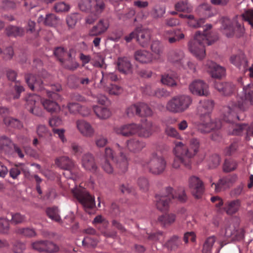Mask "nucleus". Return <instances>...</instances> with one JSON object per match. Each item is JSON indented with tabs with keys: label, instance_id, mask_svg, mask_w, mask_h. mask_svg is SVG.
<instances>
[{
	"label": "nucleus",
	"instance_id": "nucleus-56",
	"mask_svg": "<svg viewBox=\"0 0 253 253\" xmlns=\"http://www.w3.org/2000/svg\"><path fill=\"white\" fill-rule=\"evenodd\" d=\"M215 241V238L214 236L207 238L203 246V253H211Z\"/></svg>",
	"mask_w": 253,
	"mask_h": 253
},
{
	"label": "nucleus",
	"instance_id": "nucleus-21",
	"mask_svg": "<svg viewBox=\"0 0 253 253\" xmlns=\"http://www.w3.org/2000/svg\"><path fill=\"white\" fill-rule=\"evenodd\" d=\"M215 88L224 95H230L234 90L235 86L230 82L224 80H215Z\"/></svg>",
	"mask_w": 253,
	"mask_h": 253
},
{
	"label": "nucleus",
	"instance_id": "nucleus-4",
	"mask_svg": "<svg viewBox=\"0 0 253 253\" xmlns=\"http://www.w3.org/2000/svg\"><path fill=\"white\" fill-rule=\"evenodd\" d=\"M245 92L244 97L238 99L237 103L231 102L223 108V120L226 122L232 123L234 119L238 118V110H244L249 104L253 105V80L251 84L243 87Z\"/></svg>",
	"mask_w": 253,
	"mask_h": 253
},
{
	"label": "nucleus",
	"instance_id": "nucleus-18",
	"mask_svg": "<svg viewBox=\"0 0 253 253\" xmlns=\"http://www.w3.org/2000/svg\"><path fill=\"white\" fill-rule=\"evenodd\" d=\"M241 205L242 202L240 199L228 200L225 202L222 209L227 215H232L240 211Z\"/></svg>",
	"mask_w": 253,
	"mask_h": 253
},
{
	"label": "nucleus",
	"instance_id": "nucleus-3",
	"mask_svg": "<svg viewBox=\"0 0 253 253\" xmlns=\"http://www.w3.org/2000/svg\"><path fill=\"white\" fill-rule=\"evenodd\" d=\"M211 27V24L206 25L203 31L196 32L194 39L188 43L190 51L199 60H202L205 57V44L211 45L218 39L216 35L210 33L209 30Z\"/></svg>",
	"mask_w": 253,
	"mask_h": 253
},
{
	"label": "nucleus",
	"instance_id": "nucleus-11",
	"mask_svg": "<svg viewBox=\"0 0 253 253\" xmlns=\"http://www.w3.org/2000/svg\"><path fill=\"white\" fill-rule=\"evenodd\" d=\"M56 165L61 169L65 170L63 174L67 178H73L77 170L75 162L67 156H61L55 160Z\"/></svg>",
	"mask_w": 253,
	"mask_h": 253
},
{
	"label": "nucleus",
	"instance_id": "nucleus-45",
	"mask_svg": "<svg viewBox=\"0 0 253 253\" xmlns=\"http://www.w3.org/2000/svg\"><path fill=\"white\" fill-rule=\"evenodd\" d=\"M3 122L6 126L10 127L20 129L23 126L22 124L19 120L11 117H4Z\"/></svg>",
	"mask_w": 253,
	"mask_h": 253
},
{
	"label": "nucleus",
	"instance_id": "nucleus-26",
	"mask_svg": "<svg viewBox=\"0 0 253 253\" xmlns=\"http://www.w3.org/2000/svg\"><path fill=\"white\" fill-rule=\"evenodd\" d=\"M184 57V52L180 49H171L168 53V60L174 64H182Z\"/></svg>",
	"mask_w": 253,
	"mask_h": 253
},
{
	"label": "nucleus",
	"instance_id": "nucleus-43",
	"mask_svg": "<svg viewBox=\"0 0 253 253\" xmlns=\"http://www.w3.org/2000/svg\"><path fill=\"white\" fill-rule=\"evenodd\" d=\"M44 109L50 112H56L59 110V106L54 101L50 99H45L42 102Z\"/></svg>",
	"mask_w": 253,
	"mask_h": 253
},
{
	"label": "nucleus",
	"instance_id": "nucleus-37",
	"mask_svg": "<svg viewBox=\"0 0 253 253\" xmlns=\"http://www.w3.org/2000/svg\"><path fill=\"white\" fill-rule=\"evenodd\" d=\"M176 220V215L174 213H166L160 216L158 221L164 226H169L173 224Z\"/></svg>",
	"mask_w": 253,
	"mask_h": 253
},
{
	"label": "nucleus",
	"instance_id": "nucleus-14",
	"mask_svg": "<svg viewBox=\"0 0 253 253\" xmlns=\"http://www.w3.org/2000/svg\"><path fill=\"white\" fill-rule=\"evenodd\" d=\"M32 246L34 250L39 252L51 253L59 250V248L56 245L47 240L35 242L32 243Z\"/></svg>",
	"mask_w": 253,
	"mask_h": 253
},
{
	"label": "nucleus",
	"instance_id": "nucleus-13",
	"mask_svg": "<svg viewBox=\"0 0 253 253\" xmlns=\"http://www.w3.org/2000/svg\"><path fill=\"white\" fill-rule=\"evenodd\" d=\"M188 184L192 195L196 198H200L204 191L202 181L197 176H191L189 178Z\"/></svg>",
	"mask_w": 253,
	"mask_h": 253
},
{
	"label": "nucleus",
	"instance_id": "nucleus-58",
	"mask_svg": "<svg viewBox=\"0 0 253 253\" xmlns=\"http://www.w3.org/2000/svg\"><path fill=\"white\" fill-rule=\"evenodd\" d=\"M144 237L152 241L163 242L164 238L163 233L161 232H158L151 234L146 233Z\"/></svg>",
	"mask_w": 253,
	"mask_h": 253
},
{
	"label": "nucleus",
	"instance_id": "nucleus-17",
	"mask_svg": "<svg viewBox=\"0 0 253 253\" xmlns=\"http://www.w3.org/2000/svg\"><path fill=\"white\" fill-rule=\"evenodd\" d=\"M77 129L84 136L91 137L94 134V129L91 124L84 120H78L76 122Z\"/></svg>",
	"mask_w": 253,
	"mask_h": 253
},
{
	"label": "nucleus",
	"instance_id": "nucleus-41",
	"mask_svg": "<svg viewBox=\"0 0 253 253\" xmlns=\"http://www.w3.org/2000/svg\"><path fill=\"white\" fill-rule=\"evenodd\" d=\"M175 9L178 11L190 13L193 9L192 6L187 0H181L176 3Z\"/></svg>",
	"mask_w": 253,
	"mask_h": 253
},
{
	"label": "nucleus",
	"instance_id": "nucleus-52",
	"mask_svg": "<svg viewBox=\"0 0 253 253\" xmlns=\"http://www.w3.org/2000/svg\"><path fill=\"white\" fill-rule=\"evenodd\" d=\"M237 162L232 159H226L223 166V170L228 172L234 170L237 167Z\"/></svg>",
	"mask_w": 253,
	"mask_h": 253
},
{
	"label": "nucleus",
	"instance_id": "nucleus-42",
	"mask_svg": "<svg viewBox=\"0 0 253 253\" xmlns=\"http://www.w3.org/2000/svg\"><path fill=\"white\" fill-rule=\"evenodd\" d=\"M67 84L72 88H76L79 87V84L84 85L91 84L93 85L94 88H96V82L94 80H68Z\"/></svg>",
	"mask_w": 253,
	"mask_h": 253
},
{
	"label": "nucleus",
	"instance_id": "nucleus-59",
	"mask_svg": "<svg viewBox=\"0 0 253 253\" xmlns=\"http://www.w3.org/2000/svg\"><path fill=\"white\" fill-rule=\"evenodd\" d=\"M11 144V141L8 137L2 136L0 137V148L1 150L7 152Z\"/></svg>",
	"mask_w": 253,
	"mask_h": 253
},
{
	"label": "nucleus",
	"instance_id": "nucleus-64",
	"mask_svg": "<svg viewBox=\"0 0 253 253\" xmlns=\"http://www.w3.org/2000/svg\"><path fill=\"white\" fill-rule=\"evenodd\" d=\"M137 184L140 189L144 192L149 189V183L148 179L144 177H140L138 179Z\"/></svg>",
	"mask_w": 253,
	"mask_h": 253
},
{
	"label": "nucleus",
	"instance_id": "nucleus-49",
	"mask_svg": "<svg viewBox=\"0 0 253 253\" xmlns=\"http://www.w3.org/2000/svg\"><path fill=\"white\" fill-rule=\"evenodd\" d=\"M47 215L52 220L60 222L61 218L59 215L58 210L56 207L48 208L46 210Z\"/></svg>",
	"mask_w": 253,
	"mask_h": 253
},
{
	"label": "nucleus",
	"instance_id": "nucleus-35",
	"mask_svg": "<svg viewBox=\"0 0 253 253\" xmlns=\"http://www.w3.org/2000/svg\"><path fill=\"white\" fill-rule=\"evenodd\" d=\"M5 33L8 37H23L25 34L23 28L16 26L10 25L5 29Z\"/></svg>",
	"mask_w": 253,
	"mask_h": 253
},
{
	"label": "nucleus",
	"instance_id": "nucleus-48",
	"mask_svg": "<svg viewBox=\"0 0 253 253\" xmlns=\"http://www.w3.org/2000/svg\"><path fill=\"white\" fill-rule=\"evenodd\" d=\"M69 51L62 47H56L54 51V54L57 60L61 63L68 56Z\"/></svg>",
	"mask_w": 253,
	"mask_h": 253
},
{
	"label": "nucleus",
	"instance_id": "nucleus-16",
	"mask_svg": "<svg viewBox=\"0 0 253 253\" xmlns=\"http://www.w3.org/2000/svg\"><path fill=\"white\" fill-rule=\"evenodd\" d=\"M109 27V20L107 19H101L89 30L88 34L91 37L101 36L106 32Z\"/></svg>",
	"mask_w": 253,
	"mask_h": 253
},
{
	"label": "nucleus",
	"instance_id": "nucleus-44",
	"mask_svg": "<svg viewBox=\"0 0 253 253\" xmlns=\"http://www.w3.org/2000/svg\"><path fill=\"white\" fill-rule=\"evenodd\" d=\"M53 9L58 13H66L70 10V5L64 1H59L54 4Z\"/></svg>",
	"mask_w": 253,
	"mask_h": 253
},
{
	"label": "nucleus",
	"instance_id": "nucleus-9",
	"mask_svg": "<svg viewBox=\"0 0 253 253\" xmlns=\"http://www.w3.org/2000/svg\"><path fill=\"white\" fill-rule=\"evenodd\" d=\"M116 146L120 152V155L115 158L113 151L109 147H107L105 150V160H111L115 164L116 168L119 169V172L125 173L127 170L128 161L126 156L123 153V148L119 144H116Z\"/></svg>",
	"mask_w": 253,
	"mask_h": 253
},
{
	"label": "nucleus",
	"instance_id": "nucleus-28",
	"mask_svg": "<svg viewBox=\"0 0 253 253\" xmlns=\"http://www.w3.org/2000/svg\"><path fill=\"white\" fill-rule=\"evenodd\" d=\"M22 171L26 176L29 174L28 169L25 168L23 164L15 165L9 170V176L13 179H16Z\"/></svg>",
	"mask_w": 253,
	"mask_h": 253
},
{
	"label": "nucleus",
	"instance_id": "nucleus-7",
	"mask_svg": "<svg viewBox=\"0 0 253 253\" xmlns=\"http://www.w3.org/2000/svg\"><path fill=\"white\" fill-rule=\"evenodd\" d=\"M193 99L188 95L178 94L172 97L166 104L167 110L172 113H182L192 105Z\"/></svg>",
	"mask_w": 253,
	"mask_h": 253
},
{
	"label": "nucleus",
	"instance_id": "nucleus-12",
	"mask_svg": "<svg viewBox=\"0 0 253 253\" xmlns=\"http://www.w3.org/2000/svg\"><path fill=\"white\" fill-rule=\"evenodd\" d=\"M189 89L193 95L207 96L209 94V85L203 80H194L189 85Z\"/></svg>",
	"mask_w": 253,
	"mask_h": 253
},
{
	"label": "nucleus",
	"instance_id": "nucleus-53",
	"mask_svg": "<svg viewBox=\"0 0 253 253\" xmlns=\"http://www.w3.org/2000/svg\"><path fill=\"white\" fill-rule=\"evenodd\" d=\"M181 244V241L176 235H173L166 243V246L170 250L176 249Z\"/></svg>",
	"mask_w": 253,
	"mask_h": 253
},
{
	"label": "nucleus",
	"instance_id": "nucleus-61",
	"mask_svg": "<svg viewBox=\"0 0 253 253\" xmlns=\"http://www.w3.org/2000/svg\"><path fill=\"white\" fill-rule=\"evenodd\" d=\"M10 220L3 217H0V232L3 234L8 233L9 229Z\"/></svg>",
	"mask_w": 253,
	"mask_h": 253
},
{
	"label": "nucleus",
	"instance_id": "nucleus-57",
	"mask_svg": "<svg viewBox=\"0 0 253 253\" xmlns=\"http://www.w3.org/2000/svg\"><path fill=\"white\" fill-rule=\"evenodd\" d=\"M92 1L93 0H80L79 7L83 11L91 12Z\"/></svg>",
	"mask_w": 253,
	"mask_h": 253
},
{
	"label": "nucleus",
	"instance_id": "nucleus-20",
	"mask_svg": "<svg viewBox=\"0 0 253 253\" xmlns=\"http://www.w3.org/2000/svg\"><path fill=\"white\" fill-rule=\"evenodd\" d=\"M135 32L136 39L139 44L143 47L147 46L151 39L149 31L141 27H137Z\"/></svg>",
	"mask_w": 253,
	"mask_h": 253
},
{
	"label": "nucleus",
	"instance_id": "nucleus-29",
	"mask_svg": "<svg viewBox=\"0 0 253 253\" xmlns=\"http://www.w3.org/2000/svg\"><path fill=\"white\" fill-rule=\"evenodd\" d=\"M134 57L136 60L142 63H150L153 59V54L145 50H139L135 52Z\"/></svg>",
	"mask_w": 253,
	"mask_h": 253
},
{
	"label": "nucleus",
	"instance_id": "nucleus-47",
	"mask_svg": "<svg viewBox=\"0 0 253 253\" xmlns=\"http://www.w3.org/2000/svg\"><path fill=\"white\" fill-rule=\"evenodd\" d=\"M151 50L154 55L159 57L163 53L164 47L159 41H155L153 42L151 45Z\"/></svg>",
	"mask_w": 253,
	"mask_h": 253
},
{
	"label": "nucleus",
	"instance_id": "nucleus-27",
	"mask_svg": "<svg viewBox=\"0 0 253 253\" xmlns=\"http://www.w3.org/2000/svg\"><path fill=\"white\" fill-rule=\"evenodd\" d=\"M117 66L120 73L124 75L132 73V65L127 58H119L117 61Z\"/></svg>",
	"mask_w": 253,
	"mask_h": 253
},
{
	"label": "nucleus",
	"instance_id": "nucleus-40",
	"mask_svg": "<svg viewBox=\"0 0 253 253\" xmlns=\"http://www.w3.org/2000/svg\"><path fill=\"white\" fill-rule=\"evenodd\" d=\"M26 102V107L29 110L30 108H32L36 104H41V99L39 96L35 94H30L25 97Z\"/></svg>",
	"mask_w": 253,
	"mask_h": 253
},
{
	"label": "nucleus",
	"instance_id": "nucleus-54",
	"mask_svg": "<svg viewBox=\"0 0 253 253\" xmlns=\"http://www.w3.org/2000/svg\"><path fill=\"white\" fill-rule=\"evenodd\" d=\"M29 88L32 90H39L43 88L42 80H26Z\"/></svg>",
	"mask_w": 253,
	"mask_h": 253
},
{
	"label": "nucleus",
	"instance_id": "nucleus-6",
	"mask_svg": "<svg viewBox=\"0 0 253 253\" xmlns=\"http://www.w3.org/2000/svg\"><path fill=\"white\" fill-rule=\"evenodd\" d=\"M154 149L156 152L151 153L148 161L142 162L141 166L152 174L160 175L165 170L167 163L165 158L157 152L160 150V146H154Z\"/></svg>",
	"mask_w": 253,
	"mask_h": 253
},
{
	"label": "nucleus",
	"instance_id": "nucleus-5",
	"mask_svg": "<svg viewBox=\"0 0 253 253\" xmlns=\"http://www.w3.org/2000/svg\"><path fill=\"white\" fill-rule=\"evenodd\" d=\"M174 199H177L180 202L186 201L187 197L184 189L180 188L177 191L174 192L172 187H166L162 191L160 194L156 195V206L159 211H167L169 208L170 202Z\"/></svg>",
	"mask_w": 253,
	"mask_h": 253
},
{
	"label": "nucleus",
	"instance_id": "nucleus-34",
	"mask_svg": "<svg viewBox=\"0 0 253 253\" xmlns=\"http://www.w3.org/2000/svg\"><path fill=\"white\" fill-rule=\"evenodd\" d=\"M230 61L235 66L240 68L243 66L245 69L248 66V62L245 55L243 53H240L237 55H233L230 57Z\"/></svg>",
	"mask_w": 253,
	"mask_h": 253
},
{
	"label": "nucleus",
	"instance_id": "nucleus-32",
	"mask_svg": "<svg viewBox=\"0 0 253 253\" xmlns=\"http://www.w3.org/2000/svg\"><path fill=\"white\" fill-rule=\"evenodd\" d=\"M38 20L39 22L43 20V23L46 26L54 27L59 23V18L53 13H49L46 14L45 17L41 16Z\"/></svg>",
	"mask_w": 253,
	"mask_h": 253
},
{
	"label": "nucleus",
	"instance_id": "nucleus-46",
	"mask_svg": "<svg viewBox=\"0 0 253 253\" xmlns=\"http://www.w3.org/2000/svg\"><path fill=\"white\" fill-rule=\"evenodd\" d=\"M15 232L17 234L27 237H33L36 235L35 231L29 227H17L15 229Z\"/></svg>",
	"mask_w": 253,
	"mask_h": 253
},
{
	"label": "nucleus",
	"instance_id": "nucleus-1",
	"mask_svg": "<svg viewBox=\"0 0 253 253\" xmlns=\"http://www.w3.org/2000/svg\"><path fill=\"white\" fill-rule=\"evenodd\" d=\"M173 152L175 156L172 167L177 169L180 168L181 164L188 168H190L191 159L198 153L200 147L199 140L196 138L189 139L188 146L182 142L174 141Z\"/></svg>",
	"mask_w": 253,
	"mask_h": 253
},
{
	"label": "nucleus",
	"instance_id": "nucleus-23",
	"mask_svg": "<svg viewBox=\"0 0 253 253\" xmlns=\"http://www.w3.org/2000/svg\"><path fill=\"white\" fill-rule=\"evenodd\" d=\"M82 167L86 170L94 172L97 168L94 158L90 153L84 154L82 158Z\"/></svg>",
	"mask_w": 253,
	"mask_h": 253
},
{
	"label": "nucleus",
	"instance_id": "nucleus-24",
	"mask_svg": "<svg viewBox=\"0 0 253 253\" xmlns=\"http://www.w3.org/2000/svg\"><path fill=\"white\" fill-rule=\"evenodd\" d=\"M207 65L211 70V74L212 78L220 79L225 77L226 70L224 67L211 61H208Z\"/></svg>",
	"mask_w": 253,
	"mask_h": 253
},
{
	"label": "nucleus",
	"instance_id": "nucleus-36",
	"mask_svg": "<svg viewBox=\"0 0 253 253\" xmlns=\"http://www.w3.org/2000/svg\"><path fill=\"white\" fill-rule=\"evenodd\" d=\"M93 110L96 116L100 119H107L111 115L110 110L105 107L93 106Z\"/></svg>",
	"mask_w": 253,
	"mask_h": 253
},
{
	"label": "nucleus",
	"instance_id": "nucleus-10",
	"mask_svg": "<svg viewBox=\"0 0 253 253\" xmlns=\"http://www.w3.org/2000/svg\"><path fill=\"white\" fill-rule=\"evenodd\" d=\"M221 23L223 33L226 37L230 38L235 36L239 38L243 35L244 27L238 21L236 17L231 21L228 17H223L221 19Z\"/></svg>",
	"mask_w": 253,
	"mask_h": 253
},
{
	"label": "nucleus",
	"instance_id": "nucleus-39",
	"mask_svg": "<svg viewBox=\"0 0 253 253\" xmlns=\"http://www.w3.org/2000/svg\"><path fill=\"white\" fill-rule=\"evenodd\" d=\"M105 4L103 0H93L92 2V13L100 15L105 9Z\"/></svg>",
	"mask_w": 253,
	"mask_h": 253
},
{
	"label": "nucleus",
	"instance_id": "nucleus-19",
	"mask_svg": "<svg viewBox=\"0 0 253 253\" xmlns=\"http://www.w3.org/2000/svg\"><path fill=\"white\" fill-rule=\"evenodd\" d=\"M184 37V34L178 29L165 31L163 34L164 39L170 44L176 43Z\"/></svg>",
	"mask_w": 253,
	"mask_h": 253
},
{
	"label": "nucleus",
	"instance_id": "nucleus-50",
	"mask_svg": "<svg viewBox=\"0 0 253 253\" xmlns=\"http://www.w3.org/2000/svg\"><path fill=\"white\" fill-rule=\"evenodd\" d=\"M166 12V8L165 6L156 5L152 9L151 14L155 19L161 18Z\"/></svg>",
	"mask_w": 253,
	"mask_h": 253
},
{
	"label": "nucleus",
	"instance_id": "nucleus-30",
	"mask_svg": "<svg viewBox=\"0 0 253 253\" xmlns=\"http://www.w3.org/2000/svg\"><path fill=\"white\" fill-rule=\"evenodd\" d=\"M139 129L137 132L139 137L148 138L153 133V123L151 122H147L145 125L139 124Z\"/></svg>",
	"mask_w": 253,
	"mask_h": 253
},
{
	"label": "nucleus",
	"instance_id": "nucleus-63",
	"mask_svg": "<svg viewBox=\"0 0 253 253\" xmlns=\"http://www.w3.org/2000/svg\"><path fill=\"white\" fill-rule=\"evenodd\" d=\"M161 83L172 89L181 87L179 80H160Z\"/></svg>",
	"mask_w": 253,
	"mask_h": 253
},
{
	"label": "nucleus",
	"instance_id": "nucleus-25",
	"mask_svg": "<svg viewBox=\"0 0 253 253\" xmlns=\"http://www.w3.org/2000/svg\"><path fill=\"white\" fill-rule=\"evenodd\" d=\"M126 146L130 152L138 153L146 147V143L137 138H131L126 141Z\"/></svg>",
	"mask_w": 253,
	"mask_h": 253
},
{
	"label": "nucleus",
	"instance_id": "nucleus-2",
	"mask_svg": "<svg viewBox=\"0 0 253 253\" xmlns=\"http://www.w3.org/2000/svg\"><path fill=\"white\" fill-rule=\"evenodd\" d=\"M213 107V102L210 100L200 101L197 108V114L199 118V122L196 124L198 130L202 133L211 132V130L220 128L222 123L219 120L212 122L211 113Z\"/></svg>",
	"mask_w": 253,
	"mask_h": 253
},
{
	"label": "nucleus",
	"instance_id": "nucleus-38",
	"mask_svg": "<svg viewBox=\"0 0 253 253\" xmlns=\"http://www.w3.org/2000/svg\"><path fill=\"white\" fill-rule=\"evenodd\" d=\"M230 181L231 179L230 177H223L220 179L217 183H212L211 187L214 189L215 192H218L228 187L230 185Z\"/></svg>",
	"mask_w": 253,
	"mask_h": 253
},
{
	"label": "nucleus",
	"instance_id": "nucleus-55",
	"mask_svg": "<svg viewBox=\"0 0 253 253\" xmlns=\"http://www.w3.org/2000/svg\"><path fill=\"white\" fill-rule=\"evenodd\" d=\"M139 108L140 109L139 116L149 117L152 115V110L146 104L144 103H139Z\"/></svg>",
	"mask_w": 253,
	"mask_h": 253
},
{
	"label": "nucleus",
	"instance_id": "nucleus-33",
	"mask_svg": "<svg viewBox=\"0 0 253 253\" xmlns=\"http://www.w3.org/2000/svg\"><path fill=\"white\" fill-rule=\"evenodd\" d=\"M73 50L69 51L67 57L62 62L61 64L66 69L70 70H74L79 66L78 63L76 62L75 57L72 56Z\"/></svg>",
	"mask_w": 253,
	"mask_h": 253
},
{
	"label": "nucleus",
	"instance_id": "nucleus-15",
	"mask_svg": "<svg viewBox=\"0 0 253 253\" xmlns=\"http://www.w3.org/2000/svg\"><path fill=\"white\" fill-rule=\"evenodd\" d=\"M139 129V124L130 123L115 127L114 131L118 134L125 137H129L136 134Z\"/></svg>",
	"mask_w": 253,
	"mask_h": 253
},
{
	"label": "nucleus",
	"instance_id": "nucleus-60",
	"mask_svg": "<svg viewBox=\"0 0 253 253\" xmlns=\"http://www.w3.org/2000/svg\"><path fill=\"white\" fill-rule=\"evenodd\" d=\"M247 124H236L233 126L232 131V134L233 135H241L243 132L246 133Z\"/></svg>",
	"mask_w": 253,
	"mask_h": 253
},
{
	"label": "nucleus",
	"instance_id": "nucleus-8",
	"mask_svg": "<svg viewBox=\"0 0 253 253\" xmlns=\"http://www.w3.org/2000/svg\"><path fill=\"white\" fill-rule=\"evenodd\" d=\"M74 198L83 206L88 213L95 207V198L82 186L76 187L72 190Z\"/></svg>",
	"mask_w": 253,
	"mask_h": 253
},
{
	"label": "nucleus",
	"instance_id": "nucleus-51",
	"mask_svg": "<svg viewBox=\"0 0 253 253\" xmlns=\"http://www.w3.org/2000/svg\"><path fill=\"white\" fill-rule=\"evenodd\" d=\"M189 20L187 23L189 26L194 28H198L202 27L205 23V19L204 18L196 19L193 15L189 16Z\"/></svg>",
	"mask_w": 253,
	"mask_h": 253
},
{
	"label": "nucleus",
	"instance_id": "nucleus-22",
	"mask_svg": "<svg viewBox=\"0 0 253 253\" xmlns=\"http://www.w3.org/2000/svg\"><path fill=\"white\" fill-rule=\"evenodd\" d=\"M98 83L96 82V87L102 88L105 91L109 92L111 94L118 95L123 91V89L120 86L113 83H109V86L106 85L108 80H97Z\"/></svg>",
	"mask_w": 253,
	"mask_h": 253
},
{
	"label": "nucleus",
	"instance_id": "nucleus-62",
	"mask_svg": "<svg viewBox=\"0 0 253 253\" xmlns=\"http://www.w3.org/2000/svg\"><path fill=\"white\" fill-rule=\"evenodd\" d=\"M126 113L128 117H131L134 115L139 116V113H140L139 104H134L129 106L126 109Z\"/></svg>",
	"mask_w": 253,
	"mask_h": 253
},
{
	"label": "nucleus",
	"instance_id": "nucleus-31",
	"mask_svg": "<svg viewBox=\"0 0 253 253\" xmlns=\"http://www.w3.org/2000/svg\"><path fill=\"white\" fill-rule=\"evenodd\" d=\"M176 120L174 119H171L170 120L168 121L166 125L165 132V134L169 137L177 139H181V136L176 129L169 125V124H174Z\"/></svg>",
	"mask_w": 253,
	"mask_h": 253
}]
</instances>
